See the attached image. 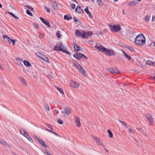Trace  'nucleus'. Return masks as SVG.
Returning <instances> with one entry per match:
<instances>
[{
	"mask_svg": "<svg viewBox=\"0 0 155 155\" xmlns=\"http://www.w3.org/2000/svg\"><path fill=\"white\" fill-rule=\"evenodd\" d=\"M3 38L4 39L6 38L8 39V40H9L10 38L9 37H8L7 35H3Z\"/></svg>",
	"mask_w": 155,
	"mask_h": 155,
	"instance_id": "a19ab883",
	"label": "nucleus"
},
{
	"mask_svg": "<svg viewBox=\"0 0 155 155\" xmlns=\"http://www.w3.org/2000/svg\"><path fill=\"white\" fill-rule=\"evenodd\" d=\"M23 63L27 67H29L31 66V64L27 61L25 60L23 61Z\"/></svg>",
	"mask_w": 155,
	"mask_h": 155,
	"instance_id": "4be33fe9",
	"label": "nucleus"
},
{
	"mask_svg": "<svg viewBox=\"0 0 155 155\" xmlns=\"http://www.w3.org/2000/svg\"><path fill=\"white\" fill-rule=\"evenodd\" d=\"M147 64L153 66L154 62L150 60H147Z\"/></svg>",
	"mask_w": 155,
	"mask_h": 155,
	"instance_id": "bb28decb",
	"label": "nucleus"
},
{
	"mask_svg": "<svg viewBox=\"0 0 155 155\" xmlns=\"http://www.w3.org/2000/svg\"><path fill=\"white\" fill-rule=\"evenodd\" d=\"M43 152L44 153L47 154L48 155V154H49L48 152L45 150H44L43 151Z\"/></svg>",
	"mask_w": 155,
	"mask_h": 155,
	"instance_id": "864d4df0",
	"label": "nucleus"
},
{
	"mask_svg": "<svg viewBox=\"0 0 155 155\" xmlns=\"http://www.w3.org/2000/svg\"><path fill=\"white\" fill-rule=\"evenodd\" d=\"M26 12L29 15H30L31 16H32V15H33L30 12V11L29 10H26Z\"/></svg>",
	"mask_w": 155,
	"mask_h": 155,
	"instance_id": "e433bc0d",
	"label": "nucleus"
},
{
	"mask_svg": "<svg viewBox=\"0 0 155 155\" xmlns=\"http://www.w3.org/2000/svg\"><path fill=\"white\" fill-rule=\"evenodd\" d=\"M73 56L78 60L82 57H84L85 58L87 59V58L84 55L80 53L74 54L73 55Z\"/></svg>",
	"mask_w": 155,
	"mask_h": 155,
	"instance_id": "39448f33",
	"label": "nucleus"
},
{
	"mask_svg": "<svg viewBox=\"0 0 155 155\" xmlns=\"http://www.w3.org/2000/svg\"><path fill=\"white\" fill-rule=\"evenodd\" d=\"M73 64L77 68V69H78L80 68V67L81 66L77 62L75 61H74L73 62Z\"/></svg>",
	"mask_w": 155,
	"mask_h": 155,
	"instance_id": "393cba45",
	"label": "nucleus"
},
{
	"mask_svg": "<svg viewBox=\"0 0 155 155\" xmlns=\"http://www.w3.org/2000/svg\"><path fill=\"white\" fill-rule=\"evenodd\" d=\"M95 47L99 51L103 53L106 55L110 56L113 55L114 54V51L112 49H107L99 44H97Z\"/></svg>",
	"mask_w": 155,
	"mask_h": 155,
	"instance_id": "f257e3e1",
	"label": "nucleus"
},
{
	"mask_svg": "<svg viewBox=\"0 0 155 155\" xmlns=\"http://www.w3.org/2000/svg\"><path fill=\"white\" fill-rule=\"evenodd\" d=\"M146 117L147 119V120L149 121L150 122V124L151 125L153 124L152 122V118L151 117V116L149 114H147L146 115Z\"/></svg>",
	"mask_w": 155,
	"mask_h": 155,
	"instance_id": "9b49d317",
	"label": "nucleus"
},
{
	"mask_svg": "<svg viewBox=\"0 0 155 155\" xmlns=\"http://www.w3.org/2000/svg\"><path fill=\"white\" fill-rule=\"evenodd\" d=\"M84 11L85 12L89 15L90 17L92 18V15H91L90 12L89 11L88 9V7H87V8L85 9Z\"/></svg>",
	"mask_w": 155,
	"mask_h": 155,
	"instance_id": "a211bd4d",
	"label": "nucleus"
},
{
	"mask_svg": "<svg viewBox=\"0 0 155 155\" xmlns=\"http://www.w3.org/2000/svg\"><path fill=\"white\" fill-rule=\"evenodd\" d=\"M19 79L21 80V83L25 86H27V83L25 81V80L24 79L22 78L19 77Z\"/></svg>",
	"mask_w": 155,
	"mask_h": 155,
	"instance_id": "2eb2a0df",
	"label": "nucleus"
},
{
	"mask_svg": "<svg viewBox=\"0 0 155 155\" xmlns=\"http://www.w3.org/2000/svg\"><path fill=\"white\" fill-rule=\"evenodd\" d=\"M119 121L121 123V124H122V125H123L124 127H126V128L127 127V124L125 122H124L123 121H120V120H119Z\"/></svg>",
	"mask_w": 155,
	"mask_h": 155,
	"instance_id": "f704fd0d",
	"label": "nucleus"
},
{
	"mask_svg": "<svg viewBox=\"0 0 155 155\" xmlns=\"http://www.w3.org/2000/svg\"><path fill=\"white\" fill-rule=\"evenodd\" d=\"M56 112L57 114H58L59 113V111L58 110H56Z\"/></svg>",
	"mask_w": 155,
	"mask_h": 155,
	"instance_id": "774afa93",
	"label": "nucleus"
},
{
	"mask_svg": "<svg viewBox=\"0 0 155 155\" xmlns=\"http://www.w3.org/2000/svg\"><path fill=\"white\" fill-rule=\"evenodd\" d=\"M107 132L108 133V134L109 136V137L110 138H112L113 137V134L109 130H108Z\"/></svg>",
	"mask_w": 155,
	"mask_h": 155,
	"instance_id": "2f4dec72",
	"label": "nucleus"
},
{
	"mask_svg": "<svg viewBox=\"0 0 155 155\" xmlns=\"http://www.w3.org/2000/svg\"><path fill=\"white\" fill-rule=\"evenodd\" d=\"M20 133L25 137L28 135L27 132L25 129L22 128L20 129Z\"/></svg>",
	"mask_w": 155,
	"mask_h": 155,
	"instance_id": "9d476101",
	"label": "nucleus"
},
{
	"mask_svg": "<svg viewBox=\"0 0 155 155\" xmlns=\"http://www.w3.org/2000/svg\"><path fill=\"white\" fill-rule=\"evenodd\" d=\"M74 48L75 50L77 51H82V49L78 45L75 43L74 44Z\"/></svg>",
	"mask_w": 155,
	"mask_h": 155,
	"instance_id": "4468645a",
	"label": "nucleus"
},
{
	"mask_svg": "<svg viewBox=\"0 0 155 155\" xmlns=\"http://www.w3.org/2000/svg\"><path fill=\"white\" fill-rule=\"evenodd\" d=\"M39 36L41 38H44V35L41 34L39 35Z\"/></svg>",
	"mask_w": 155,
	"mask_h": 155,
	"instance_id": "052dcab7",
	"label": "nucleus"
},
{
	"mask_svg": "<svg viewBox=\"0 0 155 155\" xmlns=\"http://www.w3.org/2000/svg\"><path fill=\"white\" fill-rule=\"evenodd\" d=\"M129 131L132 134H133L134 133L133 131L131 129H129Z\"/></svg>",
	"mask_w": 155,
	"mask_h": 155,
	"instance_id": "bf43d9fd",
	"label": "nucleus"
},
{
	"mask_svg": "<svg viewBox=\"0 0 155 155\" xmlns=\"http://www.w3.org/2000/svg\"><path fill=\"white\" fill-rule=\"evenodd\" d=\"M108 71L110 73L114 74H118L120 73L118 70L116 69H108Z\"/></svg>",
	"mask_w": 155,
	"mask_h": 155,
	"instance_id": "0eeeda50",
	"label": "nucleus"
},
{
	"mask_svg": "<svg viewBox=\"0 0 155 155\" xmlns=\"http://www.w3.org/2000/svg\"><path fill=\"white\" fill-rule=\"evenodd\" d=\"M131 3H132L133 5H135L138 3V2H137L135 1H133L131 2Z\"/></svg>",
	"mask_w": 155,
	"mask_h": 155,
	"instance_id": "de8ad7c7",
	"label": "nucleus"
},
{
	"mask_svg": "<svg viewBox=\"0 0 155 155\" xmlns=\"http://www.w3.org/2000/svg\"><path fill=\"white\" fill-rule=\"evenodd\" d=\"M18 59L20 61H23L22 59L21 58H18Z\"/></svg>",
	"mask_w": 155,
	"mask_h": 155,
	"instance_id": "69168bd1",
	"label": "nucleus"
},
{
	"mask_svg": "<svg viewBox=\"0 0 155 155\" xmlns=\"http://www.w3.org/2000/svg\"><path fill=\"white\" fill-rule=\"evenodd\" d=\"M39 143L41 144V143L43 141L41 140V139L39 138V139L37 140Z\"/></svg>",
	"mask_w": 155,
	"mask_h": 155,
	"instance_id": "4d7b16f0",
	"label": "nucleus"
},
{
	"mask_svg": "<svg viewBox=\"0 0 155 155\" xmlns=\"http://www.w3.org/2000/svg\"><path fill=\"white\" fill-rule=\"evenodd\" d=\"M71 7L73 9H74L75 7V5L74 4H72L71 5Z\"/></svg>",
	"mask_w": 155,
	"mask_h": 155,
	"instance_id": "49530a36",
	"label": "nucleus"
},
{
	"mask_svg": "<svg viewBox=\"0 0 155 155\" xmlns=\"http://www.w3.org/2000/svg\"><path fill=\"white\" fill-rule=\"evenodd\" d=\"M74 20L75 21L77 22L78 21V19L76 17H74Z\"/></svg>",
	"mask_w": 155,
	"mask_h": 155,
	"instance_id": "e2e57ef3",
	"label": "nucleus"
},
{
	"mask_svg": "<svg viewBox=\"0 0 155 155\" xmlns=\"http://www.w3.org/2000/svg\"><path fill=\"white\" fill-rule=\"evenodd\" d=\"M124 54V56L126 58L128 59L129 60H130L131 59V57L129 55H127V54L125 53L124 51H123Z\"/></svg>",
	"mask_w": 155,
	"mask_h": 155,
	"instance_id": "f3484780",
	"label": "nucleus"
},
{
	"mask_svg": "<svg viewBox=\"0 0 155 155\" xmlns=\"http://www.w3.org/2000/svg\"><path fill=\"white\" fill-rule=\"evenodd\" d=\"M45 9H46V11L48 12H50V9L49 8H48L46 6H45Z\"/></svg>",
	"mask_w": 155,
	"mask_h": 155,
	"instance_id": "8fccbe9b",
	"label": "nucleus"
},
{
	"mask_svg": "<svg viewBox=\"0 0 155 155\" xmlns=\"http://www.w3.org/2000/svg\"><path fill=\"white\" fill-rule=\"evenodd\" d=\"M41 59L42 60H44L46 62H47L48 63H49V61L48 59V58L46 57V56H45L44 55H43L42 58H41Z\"/></svg>",
	"mask_w": 155,
	"mask_h": 155,
	"instance_id": "aec40b11",
	"label": "nucleus"
},
{
	"mask_svg": "<svg viewBox=\"0 0 155 155\" xmlns=\"http://www.w3.org/2000/svg\"><path fill=\"white\" fill-rule=\"evenodd\" d=\"M98 144L102 146H104V145L103 144V143L102 142L101 140L98 142Z\"/></svg>",
	"mask_w": 155,
	"mask_h": 155,
	"instance_id": "09e8293b",
	"label": "nucleus"
},
{
	"mask_svg": "<svg viewBox=\"0 0 155 155\" xmlns=\"http://www.w3.org/2000/svg\"><path fill=\"white\" fill-rule=\"evenodd\" d=\"M39 143L41 144V143L43 141L41 140V139L39 138V139L37 140Z\"/></svg>",
	"mask_w": 155,
	"mask_h": 155,
	"instance_id": "13d9d810",
	"label": "nucleus"
},
{
	"mask_svg": "<svg viewBox=\"0 0 155 155\" xmlns=\"http://www.w3.org/2000/svg\"><path fill=\"white\" fill-rule=\"evenodd\" d=\"M54 50L55 51H61L67 54H70L69 52L66 51V48L62 45V42H59L57 44L54 46Z\"/></svg>",
	"mask_w": 155,
	"mask_h": 155,
	"instance_id": "7ed1b4c3",
	"label": "nucleus"
},
{
	"mask_svg": "<svg viewBox=\"0 0 155 155\" xmlns=\"http://www.w3.org/2000/svg\"><path fill=\"white\" fill-rule=\"evenodd\" d=\"M75 123L77 124V126L79 127L81 125L79 118L77 116L75 117Z\"/></svg>",
	"mask_w": 155,
	"mask_h": 155,
	"instance_id": "1a4fd4ad",
	"label": "nucleus"
},
{
	"mask_svg": "<svg viewBox=\"0 0 155 155\" xmlns=\"http://www.w3.org/2000/svg\"><path fill=\"white\" fill-rule=\"evenodd\" d=\"M52 5L53 7L54 8V9L56 10L57 8L58 5L55 2H52Z\"/></svg>",
	"mask_w": 155,
	"mask_h": 155,
	"instance_id": "b1692460",
	"label": "nucleus"
},
{
	"mask_svg": "<svg viewBox=\"0 0 155 155\" xmlns=\"http://www.w3.org/2000/svg\"><path fill=\"white\" fill-rule=\"evenodd\" d=\"M155 19V16L154 15H153L152 16V20L153 21H154Z\"/></svg>",
	"mask_w": 155,
	"mask_h": 155,
	"instance_id": "5fc2aeb1",
	"label": "nucleus"
},
{
	"mask_svg": "<svg viewBox=\"0 0 155 155\" xmlns=\"http://www.w3.org/2000/svg\"><path fill=\"white\" fill-rule=\"evenodd\" d=\"M8 41L9 42V43L10 44L11 43V42H12V45H14L15 44V40H12L10 38L9 40H8Z\"/></svg>",
	"mask_w": 155,
	"mask_h": 155,
	"instance_id": "cd10ccee",
	"label": "nucleus"
},
{
	"mask_svg": "<svg viewBox=\"0 0 155 155\" xmlns=\"http://www.w3.org/2000/svg\"><path fill=\"white\" fill-rule=\"evenodd\" d=\"M0 143L5 147H7V143L3 140H0Z\"/></svg>",
	"mask_w": 155,
	"mask_h": 155,
	"instance_id": "c756f323",
	"label": "nucleus"
},
{
	"mask_svg": "<svg viewBox=\"0 0 155 155\" xmlns=\"http://www.w3.org/2000/svg\"><path fill=\"white\" fill-rule=\"evenodd\" d=\"M150 18V17L149 16H147L145 18L144 21L147 22Z\"/></svg>",
	"mask_w": 155,
	"mask_h": 155,
	"instance_id": "ea45409f",
	"label": "nucleus"
},
{
	"mask_svg": "<svg viewBox=\"0 0 155 155\" xmlns=\"http://www.w3.org/2000/svg\"><path fill=\"white\" fill-rule=\"evenodd\" d=\"M83 33H84V31L82 30H77L76 31L75 34L76 36L78 37H81L82 36Z\"/></svg>",
	"mask_w": 155,
	"mask_h": 155,
	"instance_id": "6e6552de",
	"label": "nucleus"
},
{
	"mask_svg": "<svg viewBox=\"0 0 155 155\" xmlns=\"http://www.w3.org/2000/svg\"><path fill=\"white\" fill-rule=\"evenodd\" d=\"M36 55L40 59L41 58L42 56L43 55L42 54H41V53H37L36 54Z\"/></svg>",
	"mask_w": 155,
	"mask_h": 155,
	"instance_id": "c9c22d12",
	"label": "nucleus"
},
{
	"mask_svg": "<svg viewBox=\"0 0 155 155\" xmlns=\"http://www.w3.org/2000/svg\"><path fill=\"white\" fill-rule=\"evenodd\" d=\"M64 113L67 114H70L71 112L70 109L68 107L65 108L64 109Z\"/></svg>",
	"mask_w": 155,
	"mask_h": 155,
	"instance_id": "dca6fc26",
	"label": "nucleus"
},
{
	"mask_svg": "<svg viewBox=\"0 0 155 155\" xmlns=\"http://www.w3.org/2000/svg\"><path fill=\"white\" fill-rule=\"evenodd\" d=\"M146 39L144 35L140 34L136 37L135 40V44L139 45H143L145 43Z\"/></svg>",
	"mask_w": 155,
	"mask_h": 155,
	"instance_id": "f03ea898",
	"label": "nucleus"
},
{
	"mask_svg": "<svg viewBox=\"0 0 155 155\" xmlns=\"http://www.w3.org/2000/svg\"><path fill=\"white\" fill-rule=\"evenodd\" d=\"M70 86L72 87L77 89L79 86V84L75 82L71 81L70 83Z\"/></svg>",
	"mask_w": 155,
	"mask_h": 155,
	"instance_id": "423d86ee",
	"label": "nucleus"
},
{
	"mask_svg": "<svg viewBox=\"0 0 155 155\" xmlns=\"http://www.w3.org/2000/svg\"><path fill=\"white\" fill-rule=\"evenodd\" d=\"M40 19L41 21L45 25L48 26L49 27H50V25L49 23L47 21H46L45 19L42 17H40Z\"/></svg>",
	"mask_w": 155,
	"mask_h": 155,
	"instance_id": "f8f14e48",
	"label": "nucleus"
},
{
	"mask_svg": "<svg viewBox=\"0 0 155 155\" xmlns=\"http://www.w3.org/2000/svg\"><path fill=\"white\" fill-rule=\"evenodd\" d=\"M87 33L88 36H91L93 34V33L91 31H87Z\"/></svg>",
	"mask_w": 155,
	"mask_h": 155,
	"instance_id": "a18cd8bd",
	"label": "nucleus"
},
{
	"mask_svg": "<svg viewBox=\"0 0 155 155\" xmlns=\"http://www.w3.org/2000/svg\"><path fill=\"white\" fill-rule=\"evenodd\" d=\"M61 33V32L59 30H58L57 31V32L56 33V35L58 38H60V37L61 36V35H60Z\"/></svg>",
	"mask_w": 155,
	"mask_h": 155,
	"instance_id": "473e14b6",
	"label": "nucleus"
},
{
	"mask_svg": "<svg viewBox=\"0 0 155 155\" xmlns=\"http://www.w3.org/2000/svg\"><path fill=\"white\" fill-rule=\"evenodd\" d=\"M75 10L78 13H81L83 11L81 8L79 6H78L75 9Z\"/></svg>",
	"mask_w": 155,
	"mask_h": 155,
	"instance_id": "6ab92c4d",
	"label": "nucleus"
},
{
	"mask_svg": "<svg viewBox=\"0 0 155 155\" xmlns=\"http://www.w3.org/2000/svg\"><path fill=\"white\" fill-rule=\"evenodd\" d=\"M56 88L62 94L64 95V94L62 89L56 86Z\"/></svg>",
	"mask_w": 155,
	"mask_h": 155,
	"instance_id": "c85d7f7f",
	"label": "nucleus"
},
{
	"mask_svg": "<svg viewBox=\"0 0 155 155\" xmlns=\"http://www.w3.org/2000/svg\"><path fill=\"white\" fill-rule=\"evenodd\" d=\"M27 7L31 11H33L34 10V8L32 7L31 6H27Z\"/></svg>",
	"mask_w": 155,
	"mask_h": 155,
	"instance_id": "79ce46f5",
	"label": "nucleus"
},
{
	"mask_svg": "<svg viewBox=\"0 0 155 155\" xmlns=\"http://www.w3.org/2000/svg\"><path fill=\"white\" fill-rule=\"evenodd\" d=\"M7 13H9L13 17H14L15 18L17 19H18V17L15 16L14 14L12 13L11 12H5V13L6 14Z\"/></svg>",
	"mask_w": 155,
	"mask_h": 155,
	"instance_id": "7c9ffc66",
	"label": "nucleus"
},
{
	"mask_svg": "<svg viewBox=\"0 0 155 155\" xmlns=\"http://www.w3.org/2000/svg\"><path fill=\"white\" fill-rule=\"evenodd\" d=\"M97 2L99 6H102L103 5V2L102 0H97Z\"/></svg>",
	"mask_w": 155,
	"mask_h": 155,
	"instance_id": "a878e982",
	"label": "nucleus"
},
{
	"mask_svg": "<svg viewBox=\"0 0 155 155\" xmlns=\"http://www.w3.org/2000/svg\"><path fill=\"white\" fill-rule=\"evenodd\" d=\"M64 19L69 20L72 18V17L70 15H65L64 16Z\"/></svg>",
	"mask_w": 155,
	"mask_h": 155,
	"instance_id": "5701e85b",
	"label": "nucleus"
},
{
	"mask_svg": "<svg viewBox=\"0 0 155 155\" xmlns=\"http://www.w3.org/2000/svg\"><path fill=\"white\" fill-rule=\"evenodd\" d=\"M34 137L37 140H38L39 139V138L38 137H37V136H36L35 135L34 136Z\"/></svg>",
	"mask_w": 155,
	"mask_h": 155,
	"instance_id": "6e6d98bb",
	"label": "nucleus"
},
{
	"mask_svg": "<svg viewBox=\"0 0 155 155\" xmlns=\"http://www.w3.org/2000/svg\"><path fill=\"white\" fill-rule=\"evenodd\" d=\"M26 137L27 139L30 142H33V140L31 138L30 136L29 135H28V136H27Z\"/></svg>",
	"mask_w": 155,
	"mask_h": 155,
	"instance_id": "72a5a7b5",
	"label": "nucleus"
},
{
	"mask_svg": "<svg viewBox=\"0 0 155 155\" xmlns=\"http://www.w3.org/2000/svg\"><path fill=\"white\" fill-rule=\"evenodd\" d=\"M53 134H54L56 136H57L60 137V136L59 134H57L55 132H54Z\"/></svg>",
	"mask_w": 155,
	"mask_h": 155,
	"instance_id": "680f3d73",
	"label": "nucleus"
},
{
	"mask_svg": "<svg viewBox=\"0 0 155 155\" xmlns=\"http://www.w3.org/2000/svg\"><path fill=\"white\" fill-rule=\"evenodd\" d=\"M78 69L81 72V73L82 74L87 76V74L86 73L85 70L81 67V66Z\"/></svg>",
	"mask_w": 155,
	"mask_h": 155,
	"instance_id": "ddd939ff",
	"label": "nucleus"
},
{
	"mask_svg": "<svg viewBox=\"0 0 155 155\" xmlns=\"http://www.w3.org/2000/svg\"><path fill=\"white\" fill-rule=\"evenodd\" d=\"M58 122L60 124H62L63 123V121L60 120V119H58Z\"/></svg>",
	"mask_w": 155,
	"mask_h": 155,
	"instance_id": "37998d69",
	"label": "nucleus"
},
{
	"mask_svg": "<svg viewBox=\"0 0 155 155\" xmlns=\"http://www.w3.org/2000/svg\"><path fill=\"white\" fill-rule=\"evenodd\" d=\"M35 27L36 28H39V27L37 24H35Z\"/></svg>",
	"mask_w": 155,
	"mask_h": 155,
	"instance_id": "0e129e2a",
	"label": "nucleus"
},
{
	"mask_svg": "<svg viewBox=\"0 0 155 155\" xmlns=\"http://www.w3.org/2000/svg\"><path fill=\"white\" fill-rule=\"evenodd\" d=\"M129 49L132 51H134V48L131 47H129L128 48Z\"/></svg>",
	"mask_w": 155,
	"mask_h": 155,
	"instance_id": "3c124183",
	"label": "nucleus"
},
{
	"mask_svg": "<svg viewBox=\"0 0 155 155\" xmlns=\"http://www.w3.org/2000/svg\"><path fill=\"white\" fill-rule=\"evenodd\" d=\"M83 33V34L82 36V38H85L88 37L87 32L84 31V33Z\"/></svg>",
	"mask_w": 155,
	"mask_h": 155,
	"instance_id": "412c9836",
	"label": "nucleus"
},
{
	"mask_svg": "<svg viewBox=\"0 0 155 155\" xmlns=\"http://www.w3.org/2000/svg\"><path fill=\"white\" fill-rule=\"evenodd\" d=\"M109 26L112 31L115 32H117L121 29L119 25H113L112 24H110L109 25Z\"/></svg>",
	"mask_w": 155,
	"mask_h": 155,
	"instance_id": "20e7f679",
	"label": "nucleus"
},
{
	"mask_svg": "<svg viewBox=\"0 0 155 155\" xmlns=\"http://www.w3.org/2000/svg\"><path fill=\"white\" fill-rule=\"evenodd\" d=\"M45 129L46 130L48 131V132H50V133H52V134H53L54 133V132L53 131H51V130H49V129H45Z\"/></svg>",
	"mask_w": 155,
	"mask_h": 155,
	"instance_id": "603ef678",
	"label": "nucleus"
},
{
	"mask_svg": "<svg viewBox=\"0 0 155 155\" xmlns=\"http://www.w3.org/2000/svg\"><path fill=\"white\" fill-rule=\"evenodd\" d=\"M41 144L45 147L46 148L47 147V145L45 144V142L44 141L42 142Z\"/></svg>",
	"mask_w": 155,
	"mask_h": 155,
	"instance_id": "58836bf2",
	"label": "nucleus"
},
{
	"mask_svg": "<svg viewBox=\"0 0 155 155\" xmlns=\"http://www.w3.org/2000/svg\"><path fill=\"white\" fill-rule=\"evenodd\" d=\"M94 139L97 143H98V142L100 140L99 138H97L96 137H94Z\"/></svg>",
	"mask_w": 155,
	"mask_h": 155,
	"instance_id": "4c0bfd02",
	"label": "nucleus"
},
{
	"mask_svg": "<svg viewBox=\"0 0 155 155\" xmlns=\"http://www.w3.org/2000/svg\"><path fill=\"white\" fill-rule=\"evenodd\" d=\"M48 127L50 129H52V130H53V128L51 127V126H48Z\"/></svg>",
	"mask_w": 155,
	"mask_h": 155,
	"instance_id": "338daca9",
	"label": "nucleus"
},
{
	"mask_svg": "<svg viewBox=\"0 0 155 155\" xmlns=\"http://www.w3.org/2000/svg\"><path fill=\"white\" fill-rule=\"evenodd\" d=\"M46 109L48 111H49L50 108L48 105H46L45 106Z\"/></svg>",
	"mask_w": 155,
	"mask_h": 155,
	"instance_id": "c03bdc74",
	"label": "nucleus"
}]
</instances>
